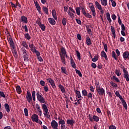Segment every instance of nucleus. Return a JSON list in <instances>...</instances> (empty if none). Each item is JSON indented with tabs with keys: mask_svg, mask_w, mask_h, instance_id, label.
Instances as JSON below:
<instances>
[{
	"mask_svg": "<svg viewBox=\"0 0 129 129\" xmlns=\"http://www.w3.org/2000/svg\"><path fill=\"white\" fill-rule=\"evenodd\" d=\"M36 96L38 101H39L40 103H46V101L43 97V95L42 93H40L39 91H37L36 92Z\"/></svg>",
	"mask_w": 129,
	"mask_h": 129,
	"instance_id": "obj_1",
	"label": "nucleus"
},
{
	"mask_svg": "<svg viewBox=\"0 0 129 129\" xmlns=\"http://www.w3.org/2000/svg\"><path fill=\"white\" fill-rule=\"evenodd\" d=\"M42 107L43 111L44 112V113H43L44 116H45L46 118H50V113L48 112V107H47V105L45 104H42Z\"/></svg>",
	"mask_w": 129,
	"mask_h": 129,
	"instance_id": "obj_2",
	"label": "nucleus"
},
{
	"mask_svg": "<svg viewBox=\"0 0 129 129\" xmlns=\"http://www.w3.org/2000/svg\"><path fill=\"white\" fill-rule=\"evenodd\" d=\"M96 87L97 92L98 94L100 95V96H102V95L105 94V90L104 89H103V88H100V86L98 85H96Z\"/></svg>",
	"mask_w": 129,
	"mask_h": 129,
	"instance_id": "obj_3",
	"label": "nucleus"
},
{
	"mask_svg": "<svg viewBox=\"0 0 129 129\" xmlns=\"http://www.w3.org/2000/svg\"><path fill=\"white\" fill-rule=\"evenodd\" d=\"M21 51L23 53V56L24 58V61H28L29 60V55H28V51L26 50L24 47L21 48Z\"/></svg>",
	"mask_w": 129,
	"mask_h": 129,
	"instance_id": "obj_4",
	"label": "nucleus"
},
{
	"mask_svg": "<svg viewBox=\"0 0 129 129\" xmlns=\"http://www.w3.org/2000/svg\"><path fill=\"white\" fill-rule=\"evenodd\" d=\"M26 99L29 103H31V101H33V98H32L31 92L29 91L27 92Z\"/></svg>",
	"mask_w": 129,
	"mask_h": 129,
	"instance_id": "obj_5",
	"label": "nucleus"
},
{
	"mask_svg": "<svg viewBox=\"0 0 129 129\" xmlns=\"http://www.w3.org/2000/svg\"><path fill=\"white\" fill-rule=\"evenodd\" d=\"M47 82H49L50 85H51L52 88H53V89H55V88H56V85H55V82H54L53 80H52V79L51 78H48L46 79Z\"/></svg>",
	"mask_w": 129,
	"mask_h": 129,
	"instance_id": "obj_6",
	"label": "nucleus"
},
{
	"mask_svg": "<svg viewBox=\"0 0 129 129\" xmlns=\"http://www.w3.org/2000/svg\"><path fill=\"white\" fill-rule=\"evenodd\" d=\"M8 40L9 41V44L11 47V49H14V48L15 47V45L14 43V40H13V38L12 37H10L8 38Z\"/></svg>",
	"mask_w": 129,
	"mask_h": 129,
	"instance_id": "obj_7",
	"label": "nucleus"
},
{
	"mask_svg": "<svg viewBox=\"0 0 129 129\" xmlns=\"http://www.w3.org/2000/svg\"><path fill=\"white\" fill-rule=\"evenodd\" d=\"M31 119L32 121H35V122H38V120H39V116L36 114H33L31 116Z\"/></svg>",
	"mask_w": 129,
	"mask_h": 129,
	"instance_id": "obj_8",
	"label": "nucleus"
},
{
	"mask_svg": "<svg viewBox=\"0 0 129 129\" xmlns=\"http://www.w3.org/2000/svg\"><path fill=\"white\" fill-rule=\"evenodd\" d=\"M123 58L124 60H126V59H129V52L128 51H124L122 54Z\"/></svg>",
	"mask_w": 129,
	"mask_h": 129,
	"instance_id": "obj_9",
	"label": "nucleus"
},
{
	"mask_svg": "<svg viewBox=\"0 0 129 129\" xmlns=\"http://www.w3.org/2000/svg\"><path fill=\"white\" fill-rule=\"evenodd\" d=\"M71 65L73 68L74 69H76V63H75V61H74V60L73 59V58H72V56L71 55Z\"/></svg>",
	"mask_w": 129,
	"mask_h": 129,
	"instance_id": "obj_10",
	"label": "nucleus"
},
{
	"mask_svg": "<svg viewBox=\"0 0 129 129\" xmlns=\"http://www.w3.org/2000/svg\"><path fill=\"white\" fill-rule=\"evenodd\" d=\"M51 125L53 128L58 127V123L55 120H53L51 122Z\"/></svg>",
	"mask_w": 129,
	"mask_h": 129,
	"instance_id": "obj_11",
	"label": "nucleus"
},
{
	"mask_svg": "<svg viewBox=\"0 0 129 129\" xmlns=\"http://www.w3.org/2000/svg\"><path fill=\"white\" fill-rule=\"evenodd\" d=\"M67 124H70L71 126H73L74 125V123H75V121L73 120V119H68L67 120Z\"/></svg>",
	"mask_w": 129,
	"mask_h": 129,
	"instance_id": "obj_12",
	"label": "nucleus"
},
{
	"mask_svg": "<svg viewBox=\"0 0 129 129\" xmlns=\"http://www.w3.org/2000/svg\"><path fill=\"white\" fill-rule=\"evenodd\" d=\"M123 77L126 79V81L128 82L129 81V75H128V72H125V73H123Z\"/></svg>",
	"mask_w": 129,
	"mask_h": 129,
	"instance_id": "obj_13",
	"label": "nucleus"
},
{
	"mask_svg": "<svg viewBox=\"0 0 129 129\" xmlns=\"http://www.w3.org/2000/svg\"><path fill=\"white\" fill-rule=\"evenodd\" d=\"M59 56L60 57V60H61L62 63L64 65H66V60H65V55H62V54H60Z\"/></svg>",
	"mask_w": 129,
	"mask_h": 129,
	"instance_id": "obj_14",
	"label": "nucleus"
},
{
	"mask_svg": "<svg viewBox=\"0 0 129 129\" xmlns=\"http://www.w3.org/2000/svg\"><path fill=\"white\" fill-rule=\"evenodd\" d=\"M48 22L51 25H56V21L53 18H48Z\"/></svg>",
	"mask_w": 129,
	"mask_h": 129,
	"instance_id": "obj_15",
	"label": "nucleus"
},
{
	"mask_svg": "<svg viewBox=\"0 0 129 129\" xmlns=\"http://www.w3.org/2000/svg\"><path fill=\"white\" fill-rule=\"evenodd\" d=\"M5 109L6 111L9 113L11 111V109L10 108V105L8 103H5L4 105Z\"/></svg>",
	"mask_w": 129,
	"mask_h": 129,
	"instance_id": "obj_16",
	"label": "nucleus"
},
{
	"mask_svg": "<svg viewBox=\"0 0 129 129\" xmlns=\"http://www.w3.org/2000/svg\"><path fill=\"white\" fill-rule=\"evenodd\" d=\"M58 87L62 93H66V90H65V88L62 85H58Z\"/></svg>",
	"mask_w": 129,
	"mask_h": 129,
	"instance_id": "obj_17",
	"label": "nucleus"
},
{
	"mask_svg": "<svg viewBox=\"0 0 129 129\" xmlns=\"http://www.w3.org/2000/svg\"><path fill=\"white\" fill-rule=\"evenodd\" d=\"M75 92L76 94V97H78V98H81L82 96H81V93H80V91L76 90H75Z\"/></svg>",
	"mask_w": 129,
	"mask_h": 129,
	"instance_id": "obj_18",
	"label": "nucleus"
},
{
	"mask_svg": "<svg viewBox=\"0 0 129 129\" xmlns=\"http://www.w3.org/2000/svg\"><path fill=\"white\" fill-rule=\"evenodd\" d=\"M21 21H22V22H24V23L27 24L28 23V18H27V17L25 16H21Z\"/></svg>",
	"mask_w": 129,
	"mask_h": 129,
	"instance_id": "obj_19",
	"label": "nucleus"
},
{
	"mask_svg": "<svg viewBox=\"0 0 129 129\" xmlns=\"http://www.w3.org/2000/svg\"><path fill=\"white\" fill-rule=\"evenodd\" d=\"M12 52L14 57H16V58H17L18 57V52H17V50L15 49V46L14 48H12Z\"/></svg>",
	"mask_w": 129,
	"mask_h": 129,
	"instance_id": "obj_20",
	"label": "nucleus"
},
{
	"mask_svg": "<svg viewBox=\"0 0 129 129\" xmlns=\"http://www.w3.org/2000/svg\"><path fill=\"white\" fill-rule=\"evenodd\" d=\"M106 18L107 20L109 22V24H110V23L112 22V20H111V19L110 18V14L108 12L106 13Z\"/></svg>",
	"mask_w": 129,
	"mask_h": 129,
	"instance_id": "obj_21",
	"label": "nucleus"
},
{
	"mask_svg": "<svg viewBox=\"0 0 129 129\" xmlns=\"http://www.w3.org/2000/svg\"><path fill=\"white\" fill-rule=\"evenodd\" d=\"M22 45L23 47H24V48H26V49L29 50V46H28V44H27V42L25 41H22Z\"/></svg>",
	"mask_w": 129,
	"mask_h": 129,
	"instance_id": "obj_22",
	"label": "nucleus"
},
{
	"mask_svg": "<svg viewBox=\"0 0 129 129\" xmlns=\"http://www.w3.org/2000/svg\"><path fill=\"white\" fill-rule=\"evenodd\" d=\"M95 5L97 8L98 10H101V9H102L101 5L99 4V3H98V2L96 1L95 2Z\"/></svg>",
	"mask_w": 129,
	"mask_h": 129,
	"instance_id": "obj_23",
	"label": "nucleus"
},
{
	"mask_svg": "<svg viewBox=\"0 0 129 129\" xmlns=\"http://www.w3.org/2000/svg\"><path fill=\"white\" fill-rule=\"evenodd\" d=\"M101 56L105 58V60L107 61L108 60V58H107V55H106V53H105L104 51H101Z\"/></svg>",
	"mask_w": 129,
	"mask_h": 129,
	"instance_id": "obj_24",
	"label": "nucleus"
},
{
	"mask_svg": "<svg viewBox=\"0 0 129 129\" xmlns=\"http://www.w3.org/2000/svg\"><path fill=\"white\" fill-rule=\"evenodd\" d=\"M89 7L90 8V10L91 12H95V8H94V6L93 5V4L90 3L89 5Z\"/></svg>",
	"mask_w": 129,
	"mask_h": 129,
	"instance_id": "obj_25",
	"label": "nucleus"
},
{
	"mask_svg": "<svg viewBox=\"0 0 129 129\" xmlns=\"http://www.w3.org/2000/svg\"><path fill=\"white\" fill-rule=\"evenodd\" d=\"M52 17H53V18L55 19V20H57V13H56V10H53L52 11Z\"/></svg>",
	"mask_w": 129,
	"mask_h": 129,
	"instance_id": "obj_26",
	"label": "nucleus"
},
{
	"mask_svg": "<svg viewBox=\"0 0 129 129\" xmlns=\"http://www.w3.org/2000/svg\"><path fill=\"white\" fill-rule=\"evenodd\" d=\"M102 6L104 7H107V0H100Z\"/></svg>",
	"mask_w": 129,
	"mask_h": 129,
	"instance_id": "obj_27",
	"label": "nucleus"
},
{
	"mask_svg": "<svg viewBox=\"0 0 129 129\" xmlns=\"http://www.w3.org/2000/svg\"><path fill=\"white\" fill-rule=\"evenodd\" d=\"M16 91L19 94L22 93V89L20 86L18 85L16 86Z\"/></svg>",
	"mask_w": 129,
	"mask_h": 129,
	"instance_id": "obj_28",
	"label": "nucleus"
},
{
	"mask_svg": "<svg viewBox=\"0 0 129 129\" xmlns=\"http://www.w3.org/2000/svg\"><path fill=\"white\" fill-rule=\"evenodd\" d=\"M86 44L88 46H90V45L92 44L91 39H90L89 37L86 38Z\"/></svg>",
	"mask_w": 129,
	"mask_h": 129,
	"instance_id": "obj_29",
	"label": "nucleus"
},
{
	"mask_svg": "<svg viewBox=\"0 0 129 129\" xmlns=\"http://www.w3.org/2000/svg\"><path fill=\"white\" fill-rule=\"evenodd\" d=\"M81 9L82 10V12L83 15H85L86 13V8L84 6H81Z\"/></svg>",
	"mask_w": 129,
	"mask_h": 129,
	"instance_id": "obj_30",
	"label": "nucleus"
},
{
	"mask_svg": "<svg viewBox=\"0 0 129 129\" xmlns=\"http://www.w3.org/2000/svg\"><path fill=\"white\" fill-rule=\"evenodd\" d=\"M93 119L96 122H98V121H99V117L95 115L93 116Z\"/></svg>",
	"mask_w": 129,
	"mask_h": 129,
	"instance_id": "obj_31",
	"label": "nucleus"
},
{
	"mask_svg": "<svg viewBox=\"0 0 129 129\" xmlns=\"http://www.w3.org/2000/svg\"><path fill=\"white\" fill-rule=\"evenodd\" d=\"M112 57L114 58L115 60H118L117 56H116V54L114 51L112 52Z\"/></svg>",
	"mask_w": 129,
	"mask_h": 129,
	"instance_id": "obj_32",
	"label": "nucleus"
},
{
	"mask_svg": "<svg viewBox=\"0 0 129 129\" xmlns=\"http://www.w3.org/2000/svg\"><path fill=\"white\" fill-rule=\"evenodd\" d=\"M32 98H33V101H36V97H35L36 91H32Z\"/></svg>",
	"mask_w": 129,
	"mask_h": 129,
	"instance_id": "obj_33",
	"label": "nucleus"
},
{
	"mask_svg": "<svg viewBox=\"0 0 129 129\" xmlns=\"http://www.w3.org/2000/svg\"><path fill=\"white\" fill-rule=\"evenodd\" d=\"M61 52L62 53L61 55H63L64 56H65V55H66V53H67L66 52V50L63 47L61 48Z\"/></svg>",
	"mask_w": 129,
	"mask_h": 129,
	"instance_id": "obj_34",
	"label": "nucleus"
},
{
	"mask_svg": "<svg viewBox=\"0 0 129 129\" xmlns=\"http://www.w3.org/2000/svg\"><path fill=\"white\" fill-rule=\"evenodd\" d=\"M81 10V8H79V7L76 8V11L77 15H78V16H80Z\"/></svg>",
	"mask_w": 129,
	"mask_h": 129,
	"instance_id": "obj_35",
	"label": "nucleus"
},
{
	"mask_svg": "<svg viewBox=\"0 0 129 129\" xmlns=\"http://www.w3.org/2000/svg\"><path fill=\"white\" fill-rule=\"evenodd\" d=\"M76 53L77 54L78 59L79 60H81V56L80 55V52L78 50H76Z\"/></svg>",
	"mask_w": 129,
	"mask_h": 129,
	"instance_id": "obj_36",
	"label": "nucleus"
},
{
	"mask_svg": "<svg viewBox=\"0 0 129 129\" xmlns=\"http://www.w3.org/2000/svg\"><path fill=\"white\" fill-rule=\"evenodd\" d=\"M115 73L117 76H120L121 75V73H120V70H115Z\"/></svg>",
	"mask_w": 129,
	"mask_h": 129,
	"instance_id": "obj_37",
	"label": "nucleus"
},
{
	"mask_svg": "<svg viewBox=\"0 0 129 129\" xmlns=\"http://www.w3.org/2000/svg\"><path fill=\"white\" fill-rule=\"evenodd\" d=\"M82 93L83 95V96H87V94H88V92L85 89H84L82 91Z\"/></svg>",
	"mask_w": 129,
	"mask_h": 129,
	"instance_id": "obj_38",
	"label": "nucleus"
},
{
	"mask_svg": "<svg viewBox=\"0 0 129 129\" xmlns=\"http://www.w3.org/2000/svg\"><path fill=\"white\" fill-rule=\"evenodd\" d=\"M99 57V56H98V55H95L94 56V58H93L92 59V61H93V62H96V61H98Z\"/></svg>",
	"mask_w": 129,
	"mask_h": 129,
	"instance_id": "obj_39",
	"label": "nucleus"
},
{
	"mask_svg": "<svg viewBox=\"0 0 129 129\" xmlns=\"http://www.w3.org/2000/svg\"><path fill=\"white\" fill-rule=\"evenodd\" d=\"M62 24L63 26H66V24H67V19L65 18H63L62 20Z\"/></svg>",
	"mask_w": 129,
	"mask_h": 129,
	"instance_id": "obj_40",
	"label": "nucleus"
},
{
	"mask_svg": "<svg viewBox=\"0 0 129 129\" xmlns=\"http://www.w3.org/2000/svg\"><path fill=\"white\" fill-rule=\"evenodd\" d=\"M75 71H76V73L78 74L79 76H80V77H82V74H81V72H80V71L77 69H76Z\"/></svg>",
	"mask_w": 129,
	"mask_h": 129,
	"instance_id": "obj_41",
	"label": "nucleus"
},
{
	"mask_svg": "<svg viewBox=\"0 0 129 129\" xmlns=\"http://www.w3.org/2000/svg\"><path fill=\"white\" fill-rule=\"evenodd\" d=\"M42 10H43V12H44V13H45V14H46V15H48L49 12H48V8H47L46 7H43L42 8Z\"/></svg>",
	"mask_w": 129,
	"mask_h": 129,
	"instance_id": "obj_42",
	"label": "nucleus"
},
{
	"mask_svg": "<svg viewBox=\"0 0 129 129\" xmlns=\"http://www.w3.org/2000/svg\"><path fill=\"white\" fill-rule=\"evenodd\" d=\"M61 73H64L66 75H67V73L66 72V68L61 67Z\"/></svg>",
	"mask_w": 129,
	"mask_h": 129,
	"instance_id": "obj_43",
	"label": "nucleus"
},
{
	"mask_svg": "<svg viewBox=\"0 0 129 129\" xmlns=\"http://www.w3.org/2000/svg\"><path fill=\"white\" fill-rule=\"evenodd\" d=\"M24 37L27 40H30L31 39V36H30V34H29V33L25 34H24Z\"/></svg>",
	"mask_w": 129,
	"mask_h": 129,
	"instance_id": "obj_44",
	"label": "nucleus"
},
{
	"mask_svg": "<svg viewBox=\"0 0 129 129\" xmlns=\"http://www.w3.org/2000/svg\"><path fill=\"white\" fill-rule=\"evenodd\" d=\"M34 4L37 10H39L40 9H41V7H40V5H39V3H38V2H34Z\"/></svg>",
	"mask_w": 129,
	"mask_h": 129,
	"instance_id": "obj_45",
	"label": "nucleus"
},
{
	"mask_svg": "<svg viewBox=\"0 0 129 129\" xmlns=\"http://www.w3.org/2000/svg\"><path fill=\"white\" fill-rule=\"evenodd\" d=\"M24 113L25 116H29V112L28 111V109L26 108H24Z\"/></svg>",
	"mask_w": 129,
	"mask_h": 129,
	"instance_id": "obj_46",
	"label": "nucleus"
},
{
	"mask_svg": "<svg viewBox=\"0 0 129 129\" xmlns=\"http://www.w3.org/2000/svg\"><path fill=\"white\" fill-rule=\"evenodd\" d=\"M117 17H118V23L119 25L120 26L121 25V20H120V17L119 16V14H117Z\"/></svg>",
	"mask_w": 129,
	"mask_h": 129,
	"instance_id": "obj_47",
	"label": "nucleus"
},
{
	"mask_svg": "<svg viewBox=\"0 0 129 129\" xmlns=\"http://www.w3.org/2000/svg\"><path fill=\"white\" fill-rule=\"evenodd\" d=\"M120 67L121 69H122L123 73L127 72V71H126V70H125V68H124V66H123V65L120 64Z\"/></svg>",
	"mask_w": 129,
	"mask_h": 129,
	"instance_id": "obj_48",
	"label": "nucleus"
},
{
	"mask_svg": "<svg viewBox=\"0 0 129 129\" xmlns=\"http://www.w3.org/2000/svg\"><path fill=\"white\" fill-rule=\"evenodd\" d=\"M111 33L112 35L116 34H115V30L114 29V27L111 26Z\"/></svg>",
	"mask_w": 129,
	"mask_h": 129,
	"instance_id": "obj_49",
	"label": "nucleus"
},
{
	"mask_svg": "<svg viewBox=\"0 0 129 129\" xmlns=\"http://www.w3.org/2000/svg\"><path fill=\"white\" fill-rule=\"evenodd\" d=\"M0 97H3V98H6V95L4 92L0 91Z\"/></svg>",
	"mask_w": 129,
	"mask_h": 129,
	"instance_id": "obj_50",
	"label": "nucleus"
},
{
	"mask_svg": "<svg viewBox=\"0 0 129 129\" xmlns=\"http://www.w3.org/2000/svg\"><path fill=\"white\" fill-rule=\"evenodd\" d=\"M68 15L70 16V17L72 18H74V14L72 13L71 12H70V11H68Z\"/></svg>",
	"mask_w": 129,
	"mask_h": 129,
	"instance_id": "obj_51",
	"label": "nucleus"
},
{
	"mask_svg": "<svg viewBox=\"0 0 129 129\" xmlns=\"http://www.w3.org/2000/svg\"><path fill=\"white\" fill-rule=\"evenodd\" d=\"M102 44H103V45H104V49L105 52H107V50H108L107 44H104V42H102Z\"/></svg>",
	"mask_w": 129,
	"mask_h": 129,
	"instance_id": "obj_52",
	"label": "nucleus"
},
{
	"mask_svg": "<svg viewBox=\"0 0 129 129\" xmlns=\"http://www.w3.org/2000/svg\"><path fill=\"white\" fill-rule=\"evenodd\" d=\"M39 27L41 29L42 31H45V29H46V27L44 24H41Z\"/></svg>",
	"mask_w": 129,
	"mask_h": 129,
	"instance_id": "obj_53",
	"label": "nucleus"
},
{
	"mask_svg": "<svg viewBox=\"0 0 129 129\" xmlns=\"http://www.w3.org/2000/svg\"><path fill=\"white\" fill-rule=\"evenodd\" d=\"M86 27L87 32L88 33V34H90V33H91V29L89 28V26H86Z\"/></svg>",
	"mask_w": 129,
	"mask_h": 129,
	"instance_id": "obj_54",
	"label": "nucleus"
},
{
	"mask_svg": "<svg viewBox=\"0 0 129 129\" xmlns=\"http://www.w3.org/2000/svg\"><path fill=\"white\" fill-rule=\"evenodd\" d=\"M115 94L116 96H117V97H119V98L121 97V96L119 94V92H118L117 91H116V92L115 93Z\"/></svg>",
	"mask_w": 129,
	"mask_h": 129,
	"instance_id": "obj_55",
	"label": "nucleus"
},
{
	"mask_svg": "<svg viewBox=\"0 0 129 129\" xmlns=\"http://www.w3.org/2000/svg\"><path fill=\"white\" fill-rule=\"evenodd\" d=\"M110 84L113 87H117V84H115V83H113L112 81L110 82Z\"/></svg>",
	"mask_w": 129,
	"mask_h": 129,
	"instance_id": "obj_56",
	"label": "nucleus"
},
{
	"mask_svg": "<svg viewBox=\"0 0 129 129\" xmlns=\"http://www.w3.org/2000/svg\"><path fill=\"white\" fill-rule=\"evenodd\" d=\"M84 15H85L86 18H89V19H91V18H92V16L89 13H86L85 14H84Z\"/></svg>",
	"mask_w": 129,
	"mask_h": 129,
	"instance_id": "obj_57",
	"label": "nucleus"
},
{
	"mask_svg": "<svg viewBox=\"0 0 129 129\" xmlns=\"http://www.w3.org/2000/svg\"><path fill=\"white\" fill-rule=\"evenodd\" d=\"M122 105L126 110H127V104H126V102L123 103Z\"/></svg>",
	"mask_w": 129,
	"mask_h": 129,
	"instance_id": "obj_58",
	"label": "nucleus"
},
{
	"mask_svg": "<svg viewBox=\"0 0 129 129\" xmlns=\"http://www.w3.org/2000/svg\"><path fill=\"white\" fill-rule=\"evenodd\" d=\"M103 67V66H102V64H101V63H98V66H97V68L98 69H102Z\"/></svg>",
	"mask_w": 129,
	"mask_h": 129,
	"instance_id": "obj_59",
	"label": "nucleus"
},
{
	"mask_svg": "<svg viewBox=\"0 0 129 129\" xmlns=\"http://www.w3.org/2000/svg\"><path fill=\"white\" fill-rule=\"evenodd\" d=\"M112 78L116 82H119V80H118V78H116L115 76H113Z\"/></svg>",
	"mask_w": 129,
	"mask_h": 129,
	"instance_id": "obj_60",
	"label": "nucleus"
},
{
	"mask_svg": "<svg viewBox=\"0 0 129 129\" xmlns=\"http://www.w3.org/2000/svg\"><path fill=\"white\" fill-rule=\"evenodd\" d=\"M58 124H61V125L63 124H65V121L64 120H62L61 121H59Z\"/></svg>",
	"mask_w": 129,
	"mask_h": 129,
	"instance_id": "obj_61",
	"label": "nucleus"
},
{
	"mask_svg": "<svg viewBox=\"0 0 129 129\" xmlns=\"http://www.w3.org/2000/svg\"><path fill=\"white\" fill-rule=\"evenodd\" d=\"M87 96H88V98L92 99V97H93L92 94L91 92L87 94Z\"/></svg>",
	"mask_w": 129,
	"mask_h": 129,
	"instance_id": "obj_62",
	"label": "nucleus"
},
{
	"mask_svg": "<svg viewBox=\"0 0 129 129\" xmlns=\"http://www.w3.org/2000/svg\"><path fill=\"white\" fill-rule=\"evenodd\" d=\"M39 83L41 86H45V81L41 80L40 81Z\"/></svg>",
	"mask_w": 129,
	"mask_h": 129,
	"instance_id": "obj_63",
	"label": "nucleus"
},
{
	"mask_svg": "<svg viewBox=\"0 0 129 129\" xmlns=\"http://www.w3.org/2000/svg\"><path fill=\"white\" fill-rule=\"evenodd\" d=\"M109 129H116V127L115 125H112L109 126Z\"/></svg>",
	"mask_w": 129,
	"mask_h": 129,
	"instance_id": "obj_64",
	"label": "nucleus"
}]
</instances>
